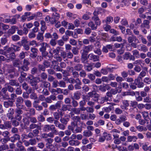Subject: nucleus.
Returning a JSON list of instances; mask_svg holds the SVG:
<instances>
[{
  "instance_id": "nucleus-26",
  "label": "nucleus",
  "mask_w": 151,
  "mask_h": 151,
  "mask_svg": "<svg viewBox=\"0 0 151 151\" xmlns=\"http://www.w3.org/2000/svg\"><path fill=\"white\" fill-rule=\"evenodd\" d=\"M35 123H32L29 126V130H31L32 129L35 128L38 129H40V127L38 125L35 124Z\"/></svg>"
},
{
  "instance_id": "nucleus-52",
  "label": "nucleus",
  "mask_w": 151,
  "mask_h": 151,
  "mask_svg": "<svg viewBox=\"0 0 151 151\" xmlns=\"http://www.w3.org/2000/svg\"><path fill=\"white\" fill-rule=\"evenodd\" d=\"M136 37L133 35H131V36L129 37L128 38V40L129 43H131L134 40Z\"/></svg>"
},
{
  "instance_id": "nucleus-1",
  "label": "nucleus",
  "mask_w": 151,
  "mask_h": 151,
  "mask_svg": "<svg viewBox=\"0 0 151 151\" xmlns=\"http://www.w3.org/2000/svg\"><path fill=\"white\" fill-rule=\"evenodd\" d=\"M14 89L12 86L7 85L1 89L3 98L8 100L14 101L17 97V94L14 93Z\"/></svg>"
},
{
  "instance_id": "nucleus-4",
  "label": "nucleus",
  "mask_w": 151,
  "mask_h": 151,
  "mask_svg": "<svg viewBox=\"0 0 151 151\" xmlns=\"http://www.w3.org/2000/svg\"><path fill=\"white\" fill-rule=\"evenodd\" d=\"M41 47L40 48L39 50L41 52L42 57H46L48 54V52L46 51V48L48 47L47 43L43 42L40 44Z\"/></svg>"
},
{
  "instance_id": "nucleus-50",
  "label": "nucleus",
  "mask_w": 151,
  "mask_h": 151,
  "mask_svg": "<svg viewBox=\"0 0 151 151\" xmlns=\"http://www.w3.org/2000/svg\"><path fill=\"white\" fill-rule=\"evenodd\" d=\"M2 134L1 135L4 137L10 138L9 137V132L8 131H5L2 132Z\"/></svg>"
},
{
  "instance_id": "nucleus-33",
  "label": "nucleus",
  "mask_w": 151,
  "mask_h": 151,
  "mask_svg": "<svg viewBox=\"0 0 151 151\" xmlns=\"http://www.w3.org/2000/svg\"><path fill=\"white\" fill-rule=\"evenodd\" d=\"M43 130L45 132H48L51 131L50 125L49 124L45 125L43 128Z\"/></svg>"
},
{
  "instance_id": "nucleus-14",
  "label": "nucleus",
  "mask_w": 151,
  "mask_h": 151,
  "mask_svg": "<svg viewBox=\"0 0 151 151\" xmlns=\"http://www.w3.org/2000/svg\"><path fill=\"white\" fill-rule=\"evenodd\" d=\"M22 64V62L19 59H17L14 60L13 62V65L15 67H18V70L19 68L21 67L20 65Z\"/></svg>"
},
{
  "instance_id": "nucleus-17",
  "label": "nucleus",
  "mask_w": 151,
  "mask_h": 151,
  "mask_svg": "<svg viewBox=\"0 0 151 151\" xmlns=\"http://www.w3.org/2000/svg\"><path fill=\"white\" fill-rule=\"evenodd\" d=\"M99 90L101 91L104 92L106 91V89L108 90L110 88V87L108 85L105 84L101 85L98 87Z\"/></svg>"
},
{
  "instance_id": "nucleus-28",
  "label": "nucleus",
  "mask_w": 151,
  "mask_h": 151,
  "mask_svg": "<svg viewBox=\"0 0 151 151\" xmlns=\"http://www.w3.org/2000/svg\"><path fill=\"white\" fill-rule=\"evenodd\" d=\"M113 20V18L111 16H109L107 17L106 20H103L102 21V23L103 24L105 23V24H109L110 22H112Z\"/></svg>"
},
{
  "instance_id": "nucleus-2",
  "label": "nucleus",
  "mask_w": 151,
  "mask_h": 151,
  "mask_svg": "<svg viewBox=\"0 0 151 151\" xmlns=\"http://www.w3.org/2000/svg\"><path fill=\"white\" fill-rule=\"evenodd\" d=\"M23 65L19 68L18 70L20 72V76L25 78L27 75V73L25 72L29 70L28 65L30 64V63L27 59H24L23 60Z\"/></svg>"
},
{
  "instance_id": "nucleus-19",
  "label": "nucleus",
  "mask_w": 151,
  "mask_h": 151,
  "mask_svg": "<svg viewBox=\"0 0 151 151\" xmlns=\"http://www.w3.org/2000/svg\"><path fill=\"white\" fill-rule=\"evenodd\" d=\"M11 141L12 142H14L17 140L18 141L20 140V136L19 134H16L11 137Z\"/></svg>"
},
{
  "instance_id": "nucleus-58",
  "label": "nucleus",
  "mask_w": 151,
  "mask_h": 151,
  "mask_svg": "<svg viewBox=\"0 0 151 151\" xmlns=\"http://www.w3.org/2000/svg\"><path fill=\"white\" fill-rule=\"evenodd\" d=\"M79 76L81 77L84 78L86 76V71L83 70L79 72Z\"/></svg>"
},
{
  "instance_id": "nucleus-63",
  "label": "nucleus",
  "mask_w": 151,
  "mask_h": 151,
  "mask_svg": "<svg viewBox=\"0 0 151 151\" xmlns=\"http://www.w3.org/2000/svg\"><path fill=\"white\" fill-rule=\"evenodd\" d=\"M116 147L119 150V151H128L127 148L124 147H117V146H116Z\"/></svg>"
},
{
  "instance_id": "nucleus-21",
  "label": "nucleus",
  "mask_w": 151,
  "mask_h": 151,
  "mask_svg": "<svg viewBox=\"0 0 151 151\" xmlns=\"http://www.w3.org/2000/svg\"><path fill=\"white\" fill-rule=\"evenodd\" d=\"M9 83L10 86H15L17 87H18L19 86V83L17 82L16 80H9Z\"/></svg>"
},
{
  "instance_id": "nucleus-59",
  "label": "nucleus",
  "mask_w": 151,
  "mask_h": 151,
  "mask_svg": "<svg viewBox=\"0 0 151 151\" xmlns=\"http://www.w3.org/2000/svg\"><path fill=\"white\" fill-rule=\"evenodd\" d=\"M72 119L74 121L73 122H76L77 123L78 122H80L81 121V118L79 116H74L73 117Z\"/></svg>"
},
{
  "instance_id": "nucleus-49",
  "label": "nucleus",
  "mask_w": 151,
  "mask_h": 151,
  "mask_svg": "<svg viewBox=\"0 0 151 151\" xmlns=\"http://www.w3.org/2000/svg\"><path fill=\"white\" fill-rule=\"evenodd\" d=\"M8 40L6 37H2L0 40L1 43L2 45H5L7 42Z\"/></svg>"
},
{
  "instance_id": "nucleus-51",
  "label": "nucleus",
  "mask_w": 151,
  "mask_h": 151,
  "mask_svg": "<svg viewBox=\"0 0 151 151\" xmlns=\"http://www.w3.org/2000/svg\"><path fill=\"white\" fill-rule=\"evenodd\" d=\"M58 86L61 87L65 88L66 87V83L63 80L59 81Z\"/></svg>"
},
{
  "instance_id": "nucleus-64",
  "label": "nucleus",
  "mask_w": 151,
  "mask_h": 151,
  "mask_svg": "<svg viewBox=\"0 0 151 151\" xmlns=\"http://www.w3.org/2000/svg\"><path fill=\"white\" fill-rule=\"evenodd\" d=\"M27 151H39L37 150L36 147L35 146L30 147H28L27 149Z\"/></svg>"
},
{
  "instance_id": "nucleus-61",
  "label": "nucleus",
  "mask_w": 151,
  "mask_h": 151,
  "mask_svg": "<svg viewBox=\"0 0 151 151\" xmlns=\"http://www.w3.org/2000/svg\"><path fill=\"white\" fill-rule=\"evenodd\" d=\"M15 68H8L5 71L7 73L6 74L12 73H14Z\"/></svg>"
},
{
  "instance_id": "nucleus-10",
  "label": "nucleus",
  "mask_w": 151,
  "mask_h": 151,
  "mask_svg": "<svg viewBox=\"0 0 151 151\" xmlns=\"http://www.w3.org/2000/svg\"><path fill=\"white\" fill-rule=\"evenodd\" d=\"M81 62L83 64H87L88 63V60L87 57V54H84L83 53L81 52Z\"/></svg>"
},
{
  "instance_id": "nucleus-53",
  "label": "nucleus",
  "mask_w": 151,
  "mask_h": 151,
  "mask_svg": "<svg viewBox=\"0 0 151 151\" xmlns=\"http://www.w3.org/2000/svg\"><path fill=\"white\" fill-rule=\"evenodd\" d=\"M22 86L23 89L25 90V91H27L29 86L27 83L24 82L22 84Z\"/></svg>"
},
{
  "instance_id": "nucleus-55",
  "label": "nucleus",
  "mask_w": 151,
  "mask_h": 151,
  "mask_svg": "<svg viewBox=\"0 0 151 151\" xmlns=\"http://www.w3.org/2000/svg\"><path fill=\"white\" fill-rule=\"evenodd\" d=\"M99 95L96 92L93 97L92 99L93 101L95 102H97L99 97Z\"/></svg>"
},
{
  "instance_id": "nucleus-36",
  "label": "nucleus",
  "mask_w": 151,
  "mask_h": 151,
  "mask_svg": "<svg viewBox=\"0 0 151 151\" xmlns=\"http://www.w3.org/2000/svg\"><path fill=\"white\" fill-rule=\"evenodd\" d=\"M40 24L42 25L41 28V30L44 32L47 28V27L45 25V23L44 21L42 20L40 22Z\"/></svg>"
},
{
  "instance_id": "nucleus-15",
  "label": "nucleus",
  "mask_w": 151,
  "mask_h": 151,
  "mask_svg": "<svg viewBox=\"0 0 151 151\" xmlns=\"http://www.w3.org/2000/svg\"><path fill=\"white\" fill-rule=\"evenodd\" d=\"M13 104V101L10 100L4 101L3 102L4 106L6 108H8L9 107H12Z\"/></svg>"
},
{
  "instance_id": "nucleus-43",
  "label": "nucleus",
  "mask_w": 151,
  "mask_h": 151,
  "mask_svg": "<svg viewBox=\"0 0 151 151\" xmlns=\"http://www.w3.org/2000/svg\"><path fill=\"white\" fill-rule=\"evenodd\" d=\"M24 138L26 139H27V138L31 139L35 137L34 135L32 132H29L27 135H26L25 134H24Z\"/></svg>"
},
{
  "instance_id": "nucleus-38",
  "label": "nucleus",
  "mask_w": 151,
  "mask_h": 151,
  "mask_svg": "<svg viewBox=\"0 0 151 151\" xmlns=\"http://www.w3.org/2000/svg\"><path fill=\"white\" fill-rule=\"evenodd\" d=\"M19 87L16 88L15 89V93L18 95H20L22 93V91L21 88V86L19 85Z\"/></svg>"
},
{
  "instance_id": "nucleus-37",
  "label": "nucleus",
  "mask_w": 151,
  "mask_h": 151,
  "mask_svg": "<svg viewBox=\"0 0 151 151\" xmlns=\"http://www.w3.org/2000/svg\"><path fill=\"white\" fill-rule=\"evenodd\" d=\"M81 95V94L80 92L77 91L74 93L73 99L76 100H78L80 99Z\"/></svg>"
},
{
  "instance_id": "nucleus-62",
  "label": "nucleus",
  "mask_w": 151,
  "mask_h": 151,
  "mask_svg": "<svg viewBox=\"0 0 151 151\" xmlns=\"http://www.w3.org/2000/svg\"><path fill=\"white\" fill-rule=\"evenodd\" d=\"M104 24L103 27H104V29L106 31H108L111 28V27L108 24H105V23H104V24Z\"/></svg>"
},
{
  "instance_id": "nucleus-56",
  "label": "nucleus",
  "mask_w": 151,
  "mask_h": 151,
  "mask_svg": "<svg viewBox=\"0 0 151 151\" xmlns=\"http://www.w3.org/2000/svg\"><path fill=\"white\" fill-rule=\"evenodd\" d=\"M51 128V130L52 131H54V133L55 135H57L58 133V131L56 129L55 125L54 124L50 125Z\"/></svg>"
},
{
  "instance_id": "nucleus-40",
  "label": "nucleus",
  "mask_w": 151,
  "mask_h": 151,
  "mask_svg": "<svg viewBox=\"0 0 151 151\" xmlns=\"http://www.w3.org/2000/svg\"><path fill=\"white\" fill-rule=\"evenodd\" d=\"M25 106L28 108H30L32 106V103L31 101L29 100H24Z\"/></svg>"
},
{
  "instance_id": "nucleus-8",
  "label": "nucleus",
  "mask_w": 151,
  "mask_h": 151,
  "mask_svg": "<svg viewBox=\"0 0 151 151\" xmlns=\"http://www.w3.org/2000/svg\"><path fill=\"white\" fill-rule=\"evenodd\" d=\"M93 47L92 45H89L85 46L81 50V52L83 53L84 54H87L89 51L92 50Z\"/></svg>"
},
{
  "instance_id": "nucleus-48",
  "label": "nucleus",
  "mask_w": 151,
  "mask_h": 151,
  "mask_svg": "<svg viewBox=\"0 0 151 151\" xmlns=\"http://www.w3.org/2000/svg\"><path fill=\"white\" fill-rule=\"evenodd\" d=\"M11 38L12 40L14 42H17L20 39V37L17 35L12 36Z\"/></svg>"
},
{
  "instance_id": "nucleus-18",
  "label": "nucleus",
  "mask_w": 151,
  "mask_h": 151,
  "mask_svg": "<svg viewBox=\"0 0 151 151\" xmlns=\"http://www.w3.org/2000/svg\"><path fill=\"white\" fill-rule=\"evenodd\" d=\"M75 83L76 84L74 86L75 89L78 90L81 89V86L82 85V82L79 78H77V80L76 81Z\"/></svg>"
},
{
  "instance_id": "nucleus-3",
  "label": "nucleus",
  "mask_w": 151,
  "mask_h": 151,
  "mask_svg": "<svg viewBox=\"0 0 151 151\" xmlns=\"http://www.w3.org/2000/svg\"><path fill=\"white\" fill-rule=\"evenodd\" d=\"M27 78L29 83L33 87V88H35L38 85L37 83L38 81H40V78L39 77H35L32 75H29Z\"/></svg>"
},
{
  "instance_id": "nucleus-13",
  "label": "nucleus",
  "mask_w": 151,
  "mask_h": 151,
  "mask_svg": "<svg viewBox=\"0 0 151 151\" xmlns=\"http://www.w3.org/2000/svg\"><path fill=\"white\" fill-rule=\"evenodd\" d=\"M135 83L139 88L142 87V72L140 73L139 76L135 80Z\"/></svg>"
},
{
  "instance_id": "nucleus-24",
  "label": "nucleus",
  "mask_w": 151,
  "mask_h": 151,
  "mask_svg": "<svg viewBox=\"0 0 151 151\" xmlns=\"http://www.w3.org/2000/svg\"><path fill=\"white\" fill-rule=\"evenodd\" d=\"M109 100V98L105 96V97L99 98L98 101L97 102L98 103L102 104L105 101H107Z\"/></svg>"
},
{
  "instance_id": "nucleus-57",
  "label": "nucleus",
  "mask_w": 151,
  "mask_h": 151,
  "mask_svg": "<svg viewBox=\"0 0 151 151\" xmlns=\"http://www.w3.org/2000/svg\"><path fill=\"white\" fill-rule=\"evenodd\" d=\"M11 139L10 138H7L4 137L3 138L1 139L0 142L3 143H6L10 141Z\"/></svg>"
},
{
  "instance_id": "nucleus-16",
  "label": "nucleus",
  "mask_w": 151,
  "mask_h": 151,
  "mask_svg": "<svg viewBox=\"0 0 151 151\" xmlns=\"http://www.w3.org/2000/svg\"><path fill=\"white\" fill-rule=\"evenodd\" d=\"M18 29V28L17 26H12L11 27V28L8 30L7 33L9 35H12L14 34L16 30Z\"/></svg>"
},
{
  "instance_id": "nucleus-30",
  "label": "nucleus",
  "mask_w": 151,
  "mask_h": 151,
  "mask_svg": "<svg viewBox=\"0 0 151 151\" xmlns=\"http://www.w3.org/2000/svg\"><path fill=\"white\" fill-rule=\"evenodd\" d=\"M69 120V119L68 118H63L62 117H61L60 119V122L61 123L64 125H66Z\"/></svg>"
},
{
  "instance_id": "nucleus-23",
  "label": "nucleus",
  "mask_w": 151,
  "mask_h": 151,
  "mask_svg": "<svg viewBox=\"0 0 151 151\" xmlns=\"http://www.w3.org/2000/svg\"><path fill=\"white\" fill-rule=\"evenodd\" d=\"M11 53L9 55H6V56L7 58H9L8 59V60L12 61L15 59L16 56L15 53L14 52Z\"/></svg>"
},
{
  "instance_id": "nucleus-44",
  "label": "nucleus",
  "mask_w": 151,
  "mask_h": 151,
  "mask_svg": "<svg viewBox=\"0 0 151 151\" xmlns=\"http://www.w3.org/2000/svg\"><path fill=\"white\" fill-rule=\"evenodd\" d=\"M29 97L31 99L34 100H37L38 98L36 93L34 92H33L30 95Z\"/></svg>"
},
{
  "instance_id": "nucleus-22",
  "label": "nucleus",
  "mask_w": 151,
  "mask_h": 151,
  "mask_svg": "<svg viewBox=\"0 0 151 151\" xmlns=\"http://www.w3.org/2000/svg\"><path fill=\"white\" fill-rule=\"evenodd\" d=\"M72 107L70 104H63L62 107V110L63 111H65L67 110L70 111L71 108Z\"/></svg>"
},
{
  "instance_id": "nucleus-32",
  "label": "nucleus",
  "mask_w": 151,
  "mask_h": 151,
  "mask_svg": "<svg viewBox=\"0 0 151 151\" xmlns=\"http://www.w3.org/2000/svg\"><path fill=\"white\" fill-rule=\"evenodd\" d=\"M88 25L91 27L93 30H95L97 29V26L92 21H91L88 23Z\"/></svg>"
},
{
  "instance_id": "nucleus-42",
  "label": "nucleus",
  "mask_w": 151,
  "mask_h": 151,
  "mask_svg": "<svg viewBox=\"0 0 151 151\" xmlns=\"http://www.w3.org/2000/svg\"><path fill=\"white\" fill-rule=\"evenodd\" d=\"M38 70L40 72L41 71L45 72V71L46 68L43 64H38Z\"/></svg>"
},
{
  "instance_id": "nucleus-12",
  "label": "nucleus",
  "mask_w": 151,
  "mask_h": 151,
  "mask_svg": "<svg viewBox=\"0 0 151 151\" xmlns=\"http://www.w3.org/2000/svg\"><path fill=\"white\" fill-rule=\"evenodd\" d=\"M88 58L91 60H93L94 62H96L99 61V57L98 56L94 55L92 53L89 54Z\"/></svg>"
},
{
  "instance_id": "nucleus-7",
  "label": "nucleus",
  "mask_w": 151,
  "mask_h": 151,
  "mask_svg": "<svg viewBox=\"0 0 151 151\" xmlns=\"http://www.w3.org/2000/svg\"><path fill=\"white\" fill-rule=\"evenodd\" d=\"M31 51L32 53L30 54V57L33 59L35 58L37 56L38 51L37 49L32 47L31 48Z\"/></svg>"
},
{
  "instance_id": "nucleus-11",
  "label": "nucleus",
  "mask_w": 151,
  "mask_h": 151,
  "mask_svg": "<svg viewBox=\"0 0 151 151\" xmlns=\"http://www.w3.org/2000/svg\"><path fill=\"white\" fill-rule=\"evenodd\" d=\"M14 113V111L13 108H11L9 109L8 113L7 114V116L9 119L12 120L14 119L13 115Z\"/></svg>"
},
{
  "instance_id": "nucleus-35",
  "label": "nucleus",
  "mask_w": 151,
  "mask_h": 151,
  "mask_svg": "<svg viewBox=\"0 0 151 151\" xmlns=\"http://www.w3.org/2000/svg\"><path fill=\"white\" fill-rule=\"evenodd\" d=\"M93 135V133L91 131L87 130L83 132V135L86 137H89Z\"/></svg>"
},
{
  "instance_id": "nucleus-27",
  "label": "nucleus",
  "mask_w": 151,
  "mask_h": 151,
  "mask_svg": "<svg viewBox=\"0 0 151 151\" xmlns=\"http://www.w3.org/2000/svg\"><path fill=\"white\" fill-rule=\"evenodd\" d=\"M82 82L84 84L88 85L89 86H91L93 85L92 82L88 79L84 78Z\"/></svg>"
},
{
  "instance_id": "nucleus-9",
  "label": "nucleus",
  "mask_w": 151,
  "mask_h": 151,
  "mask_svg": "<svg viewBox=\"0 0 151 151\" xmlns=\"http://www.w3.org/2000/svg\"><path fill=\"white\" fill-rule=\"evenodd\" d=\"M52 64L53 65V68L58 71L62 72L63 70L61 69L60 67L58 66V63L57 61L54 60L52 61Z\"/></svg>"
},
{
  "instance_id": "nucleus-34",
  "label": "nucleus",
  "mask_w": 151,
  "mask_h": 151,
  "mask_svg": "<svg viewBox=\"0 0 151 151\" xmlns=\"http://www.w3.org/2000/svg\"><path fill=\"white\" fill-rule=\"evenodd\" d=\"M92 19L96 25L99 26L101 24V21L99 17L92 18Z\"/></svg>"
},
{
  "instance_id": "nucleus-45",
  "label": "nucleus",
  "mask_w": 151,
  "mask_h": 151,
  "mask_svg": "<svg viewBox=\"0 0 151 151\" xmlns=\"http://www.w3.org/2000/svg\"><path fill=\"white\" fill-rule=\"evenodd\" d=\"M69 144L72 146L77 145L79 144V142L78 141L74 140H71L69 141Z\"/></svg>"
},
{
  "instance_id": "nucleus-5",
  "label": "nucleus",
  "mask_w": 151,
  "mask_h": 151,
  "mask_svg": "<svg viewBox=\"0 0 151 151\" xmlns=\"http://www.w3.org/2000/svg\"><path fill=\"white\" fill-rule=\"evenodd\" d=\"M12 127L11 122L9 121H5L3 124H0V129H10Z\"/></svg>"
},
{
  "instance_id": "nucleus-39",
  "label": "nucleus",
  "mask_w": 151,
  "mask_h": 151,
  "mask_svg": "<svg viewBox=\"0 0 151 151\" xmlns=\"http://www.w3.org/2000/svg\"><path fill=\"white\" fill-rule=\"evenodd\" d=\"M137 138L136 136H129L127 138V141L128 142H131L132 141L135 142Z\"/></svg>"
},
{
  "instance_id": "nucleus-41",
  "label": "nucleus",
  "mask_w": 151,
  "mask_h": 151,
  "mask_svg": "<svg viewBox=\"0 0 151 151\" xmlns=\"http://www.w3.org/2000/svg\"><path fill=\"white\" fill-rule=\"evenodd\" d=\"M43 32L39 33L37 36V38L38 40H40L41 41H43L44 37L43 36Z\"/></svg>"
},
{
  "instance_id": "nucleus-20",
  "label": "nucleus",
  "mask_w": 151,
  "mask_h": 151,
  "mask_svg": "<svg viewBox=\"0 0 151 151\" xmlns=\"http://www.w3.org/2000/svg\"><path fill=\"white\" fill-rule=\"evenodd\" d=\"M7 47L8 46H5L4 48V50H5V55L6 56V55H9L11 53V52H13L12 48Z\"/></svg>"
},
{
  "instance_id": "nucleus-29",
  "label": "nucleus",
  "mask_w": 151,
  "mask_h": 151,
  "mask_svg": "<svg viewBox=\"0 0 151 151\" xmlns=\"http://www.w3.org/2000/svg\"><path fill=\"white\" fill-rule=\"evenodd\" d=\"M43 88L42 84L41 83L39 87L37 85L35 88H33V89L34 90H37V92L39 93H41L42 91V90L41 88Z\"/></svg>"
},
{
  "instance_id": "nucleus-46",
  "label": "nucleus",
  "mask_w": 151,
  "mask_h": 151,
  "mask_svg": "<svg viewBox=\"0 0 151 151\" xmlns=\"http://www.w3.org/2000/svg\"><path fill=\"white\" fill-rule=\"evenodd\" d=\"M42 64L46 68L50 66V63L47 60H45L43 62Z\"/></svg>"
},
{
  "instance_id": "nucleus-54",
  "label": "nucleus",
  "mask_w": 151,
  "mask_h": 151,
  "mask_svg": "<svg viewBox=\"0 0 151 151\" xmlns=\"http://www.w3.org/2000/svg\"><path fill=\"white\" fill-rule=\"evenodd\" d=\"M40 76L43 80H45L47 78V75L45 73L43 72L42 73L40 74Z\"/></svg>"
},
{
  "instance_id": "nucleus-47",
  "label": "nucleus",
  "mask_w": 151,
  "mask_h": 151,
  "mask_svg": "<svg viewBox=\"0 0 151 151\" xmlns=\"http://www.w3.org/2000/svg\"><path fill=\"white\" fill-rule=\"evenodd\" d=\"M142 114L143 116L144 119L146 121H147L149 119V116H148L149 114L147 112L144 111L142 113Z\"/></svg>"
},
{
  "instance_id": "nucleus-25",
  "label": "nucleus",
  "mask_w": 151,
  "mask_h": 151,
  "mask_svg": "<svg viewBox=\"0 0 151 151\" xmlns=\"http://www.w3.org/2000/svg\"><path fill=\"white\" fill-rule=\"evenodd\" d=\"M83 67V65L81 64L78 63L74 67V69L76 71H80L82 70Z\"/></svg>"
},
{
  "instance_id": "nucleus-6",
  "label": "nucleus",
  "mask_w": 151,
  "mask_h": 151,
  "mask_svg": "<svg viewBox=\"0 0 151 151\" xmlns=\"http://www.w3.org/2000/svg\"><path fill=\"white\" fill-rule=\"evenodd\" d=\"M15 113V119L18 121H20L22 119L21 114H23V111L20 109H16Z\"/></svg>"
},
{
  "instance_id": "nucleus-31",
  "label": "nucleus",
  "mask_w": 151,
  "mask_h": 151,
  "mask_svg": "<svg viewBox=\"0 0 151 151\" xmlns=\"http://www.w3.org/2000/svg\"><path fill=\"white\" fill-rule=\"evenodd\" d=\"M88 65H84L85 67L86 68V70L87 71H90L92 70L93 68V65L94 64L93 63H88Z\"/></svg>"
},
{
  "instance_id": "nucleus-60",
  "label": "nucleus",
  "mask_w": 151,
  "mask_h": 151,
  "mask_svg": "<svg viewBox=\"0 0 151 151\" xmlns=\"http://www.w3.org/2000/svg\"><path fill=\"white\" fill-rule=\"evenodd\" d=\"M43 85L45 88H50V84L48 82L45 81H43L42 82Z\"/></svg>"
}]
</instances>
